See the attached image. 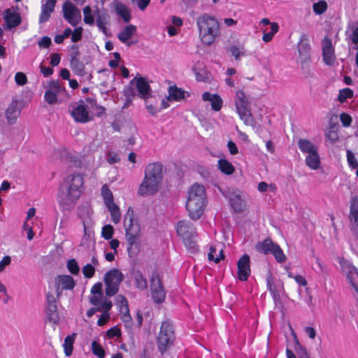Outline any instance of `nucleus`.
<instances>
[{"label": "nucleus", "mask_w": 358, "mask_h": 358, "mask_svg": "<svg viewBox=\"0 0 358 358\" xmlns=\"http://www.w3.org/2000/svg\"><path fill=\"white\" fill-rule=\"evenodd\" d=\"M163 180L162 166L159 163L149 164L145 169V176L139 185L138 193L141 196H152L160 189Z\"/></svg>", "instance_id": "1"}, {"label": "nucleus", "mask_w": 358, "mask_h": 358, "mask_svg": "<svg viewBox=\"0 0 358 358\" xmlns=\"http://www.w3.org/2000/svg\"><path fill=\"white\" fill-rule=\"evenodd\" d=\"M206 203V196L203 185L194 184L188 192L186 203L187 210L192 219H199L203 213Z\"/></svg>", "instance_id": "2"}, {"label": "nucleus", "mask_w": 358, "mask_h": 358, "mask_svg": "<svg viewBox=\"0 0 358 358\" xmlns=\"http://www.w3.org/2000/svg\"><path fill=\"white\" fill-rule=\"evenodd\" d=\"M55 284L56 296L50 292L46 295L45 322H48L52 324H58L59 322L60 317L57 311L56 298L59 299L62 291L67 289V275H59L55 280Z\"/></svg>", "instance_id": "3"}, {"label": "nucleus", "mask_w": 358, "mask_h": 358, "mask_svg": "<svg viewBox=\"0 0 358 358\" xmlns=\"http://www.w3.org/2000/svg\"><path fill=\"white\" fill-rule=\"evenodd\" d=\"M124 227L126 230V238L129 245L128 252L131 255L138 250L141 231L137 220L134 217V211L131 207L128 208L124 219Z\"/></svg>", "instance_id": "4"}, {"label": "nucleus", "mask_w": 358, "mask_h": 358, "mask_svg": "<svg viewBox=\"0 0 358 358\" xmlns=\"http://www.w3.org/2000/svg\"><path fill=\"white\" fill-rule=\"evenodd\" d=\"M196 24L201 41L206 44H212L220 35V25L217 20L213 16L204 14L197 18Z\"/></svg>", "instance_id": "5"}, {"label": "nucleus", "mask_w": 358, "mask_h": 358, "mask_svg": "<svg viewBox=\"0 0 358 358\" xmlns=\"http://www.w3.org/2000/svg\"><path fill=\"white\" fill-rule=\"evenodd\" d=\"M176 230L186 248L192 252H195L197 250L195 241L196 232L192 224L187 220H180L176 224Z\"/></svg>", "instance_id": "6"}, {"label": "nucleus", "mask_w": 358, "mask_h": 358, "mask_svg": "<svg viewBox=\"0 0 358 358\" xmlns=\"http://www.w3.org/2000/svg\"><path fill=\"white\" fill-rule=\"evenodd\" d=\"M235 105L241 120L246 125L254 127L255 121L250 113V102L243 91L236 92Z\"/></svg>", "instance_id": "7"}, {"label": "nucleus", "mask_w": 358, "mask_h": 358, "mask_svg": "<svg viewBox=\"0 0 358 358\" xmlns=\"http://www.w3.org/2000/svg\"><path fill=\"white\" fill-rule=\"evenodd\" d=\"M174 340L173 327L171 322L165 321L161 325L160 331L157 338L158 348L164 352Z\"/></svg>", "instance_id": "8"}, {"label": "nucleus", "mask_w": 358, "mask_h": 358, "mask_svg": "<svg viewBox=\"0 0 358 358\" xmlns=\"http://www.w3.org/2000/svg\"><path fill=\"white\" fill-rule=\"evenodd\" d=\"M123 277L122 272L117 268L111 269L106 273L104 281L106 293L108 296H113L117 292Z\"/></svg>", "instance_id": "9"}, {"label": "nucleus", "mask_w": 358, "mask_h": 358, "mask_svg": "<svg viewBox=\"0 0 358 358\" xmlns=\"http://www.w3.org/2000/svg\"><path fill=\"white\" fill-rule=\"evenodd\" d=\"M342 272L345 276L348 284L358 294V271L352 264L343 260L340 262Z\"/></svg>", "instance_id": "10"}, {"label": "nucleus", "mask_w": 358, "mask_h": 358, "mask_svg": "<svg viewBox=\"0 0 358 358\" xmlns=\"http://www.w3.org/2000/svg\"><path fill=\"white\" fill-rule=\"evenodd\" d=\"M84 190L83 179L79 175H73L69 182V201H75L80 198Z\"/></svg>", "instance_id": "11"}, {"label": "nucleus", "mask_w": 358, "mask_h": 358, "mask_svg": "<svg viewBox=\"0 0 358 358\" xmlns=\"http://www.w3.org/2000/svg\"><path fill=\"white\" fill-rule=\"evenodd\" d=\"M65 92L64 87H62L57 81L51 80L47 87L44 99L49 104L58 103V96Z\"/></svg>", "instance_id": "12"}, {"label": "nucleus", "mask_w": 358, "mask_h": 358, "mask_svg": "<svg viewBox=\"0 0 358 358\" xmlns=\"http://www.w3.org/2000/svg\"><path fill=\"white\" fill-rule=\"evenodd\" d=\"M322 58L327 66H334L336 62L335 49L331 40L325 37L322 41Z\"/></svg>", "instance_id": "13"}, {"label": "nucleus", "mask_w": 358, "mask_h": 358, "mask_svg": "<svg viewBox=\"0 0 358 358\" xmlns=\"http://www.w3.org/2000/svg\"><path fill=\"white\" fill-rule=\"evenodd\" d=\"M299 61L303 65L310 61V45L308 36L302 34L298 43Z\"/></svg>", "instance_id": "14"}, {"label": "nucleus", "mask_w": 358, "mask_h": 358, "mask_svg": "<svg viewBox=\"0 0 358 358\" xmlns=\"http://www.w3.org/2000/svg\"><path fill=\"white\" fill-rule=\"evenodd\" d=\"M152 296L156 303H162L166 296L165 291L158 275H154L151 278Z\"/></svg>", "instance_id": "15"}, {"label": "nucleus", "mask_w": 358, "mask_h": 358, "mask_svg": "<svg viewBox=\"0 0 358 358\" xmlns=\"http://www.w3.org/2000/svg\"><path fill=\"white\" fill-rule=\"evenodd\" d=\"M238 278L246 281L250 275V259L248 255H243L237 262Z\"/></svg>", "instance_id": "16"}, {"label": "nucleus", "mask_w": 358, "mask_h": 358, "mask_svg": "<svg viewBox=\"0 0 358 358\" xmlns=\"http://www.w3.org/2000/svg\"><path fill=\"white\" fill-rule=\"evenodd\" d=\"M67 234V222L66 218H61L59 224L55 229L54 241L57 245V252L59 253V250L64 252L61 248H59V244H63L66 240Z\"/></svg>", "instance_id": "17"}, {"label": "nucleus", "mask_w": 358, "mask_h": 358, "mask_svg": "<svg viewBox=\"0 0 358 358\" xmlns=\"http://www.w3.org/2000/svg\"><path fill=\"white\" fill-rule=\"evenodd\" d=\"M131 85H135L138 92V96L141 99H145L146 97L151 96L150 87L148 80L141 76H136L130 82Z\"/></svg>", "instance_id": "18"}, {"label": "nucleus", "mask_w": 358, "mask_h": 358, "mask_svg": "<svg viewBox=\"0 0 358 358\" xmlns=\"http://www.w3.org/2000/svg\"><path fill=\"white\" fill-rule=\"evenodd\" d=\"M3 19L8 29L17 27L22 22L20 13L13 7L4 10Z\"/></svg>", "instance_id": "19"}, {"label": "nucleus", "mask_w": 358, "mask_h": 358, "mask_svg": "<svg viewBox=\"0 0 358 358\" xmlns=\"http://www.w3.org/2000/svg\"><path fill=\"white\" fill-rule=\"evenodd\" d=\"M71 115L75 121L78 122L85 123L91 120L90 107L83 103H80L74 108L71 112Z\"/></svg>", "instance_id": "20"}, {"label": "nucleus", "mask_w": 358, "mask_h": 358, "mask_svg": "<svg viewBox=\"0 0 358 358\" xmlns=\"http://www.w3.org/2000/svg\"><path fill=\"white\" fill-rule=\"evenodd\" d=\"M57 201L59 204V210L64 214L62 218H66L65 210H66L67 204V182L65 178H64L62 182L58 188Z\"/></svg>", "instance_id": "21"}, {"label": "nucleus", "mask_w": 358, "mask_h": 358, "mask_svg": "<svg viewBox=\"0 0 358 358\" xmlns=\"http://www.w3.org/2000/svg\"><path fill=\"white\" fill-rule=\"evenodd\" d=\"M115 303L119 309L122 321L125 323L130 322L131 317L127 299L122 295H117L115 299Z\"/></svg>", "instance_id": "22"}, {"label": "nucleus", "mask_w": 358, "mask_h": 358, "mask_svg": "<svg viewBox=\"0 0 358 358\" xmlns=\"http://www.w3.org/2000/svg\"><path fill=\"white\" fill-rule=\"evenodd\" d=\"M20 109L18 108L17 100H13L6 110L5 115L9 124L16 123L17 118L20 115Z\"/></svg>", "instance_id": "23"}, {"label": "nucleus", "mask_w": 358, "mask_h": 358, "mask_svg": "<svg viewBox=\"0 0 358 358\" xmlns=\"http://www.w3.org/2000/svg\"><path fill=\"white\" fill-rule=\"evenodd\" d=\"M102 284L101 282L96 283L91 289L92 296L90 297V302L94 306H99L105 301H110L106 297H104L101 292Z\"/></svg>", "instance_id": "24"}, {"label": "nucleus", "mask_w": 358, "mask_h": 358, "mask_svg": "<svg viewBox=\"0 0 358 358\" xmlns=\"http://www.w3.org/2000/svg\"><path fill=\"white\" fill-rule=\"evenodd\" d=\"M96 306L97 310L102 312L97 321V324L101 327L106 324L110 317L109 310L112 308V303L110 301H105L102 304H99V306Z\"/></svg>", "instance_id": "25"}, {"label": "nucleus", "mask_w": 358, "mask_h": 358, "mask_svg": "<svg viewBox=\"0 0 358 358\" xmlns=\"http://www.w3.org/2000/svg\"><path fill=\"white\" fill-rule=\"evenodd\" d=\"M224 245L221 243H217L215 245L210 246L208 257L210 261H213L215 263H218L221 259H223L224 255L223 254Z\"/></svg>", "instance_id": "26"}, {"label": "nucleus", "mask_w": 358, "mask_h": 358, "mask_svg": "<svg viewBox=\"0 0 358 358\" xmlns=\"http://www.w3.org/2000/svg\"><path fill=\"white\" fill-rule=\"evenodd\" d=\"M202 99L203 101L210 102L211 108L215 111H220L223 105L222 98L217 94H210L206 92L202 94Z\"/></svg>", "instance_id": "27"}, {"label": "nucleus", "mask_w": 358, "mask_h": 358, "mask_svg": "<svg viewBox=\"0 0 358 358\" xmlns=\"http://www.w3.org/2000/svg\"><path fill=\"white\" fill-rule=\"evenodd\" d=\"M113 6L115 10L120 17L122 18L124 22H129L131 18L130 10L120 0H113Z\"/></svg>", "instance_id": "28"}, {"label": "nucleus", "mask_w": 358, "mask_h": 358, "mask_svg": "<svg viewBox=\"0 0 358 358\" xmlns=\"http://www.w3.org/2000/svg\"><path fill=\"white\" fill-rule=\"evenodd\" d=\"M168 94L169 99L173 101H183L189 95L188 92L178 87L176 85H172L169 87Z\"/></svg>", "instance_id": "29"}, {"label": "nucleus", "mask_w": 358, "mask_h": 358, "mask_svg": "<svg viewBox=\"0 0 358 358\" xmlns=\"http://www.w3.org/2000/svg\"><path fill=\"white\" fill-rule=\"evenodd\" d=\"M136 27L133 24L125 26L122 31L120 32L117 37L122 43L130 46L132 44V42L130 41V38L136 34Z\"/></svg>", "instance_id": "30"}, {"label": "nucleus", "mask_w": 358, "mask_h": 358, "mask_svg": "<svg viewBox=\"0 0 358 358\" xmlns=\"http://www.w3.org/2000/svg\"><path fill=\"white\" fill-rule=\"evenodd\" d=\"M55 3L56 0H47L42 5L41 13L39 17L40 23H44L49 20L51 13L54 10Z\"/></svg>", "instance_id": "31"}, {"label": "nucleus", "mask_w": 358, "mask_h": 358, "mask_svg": "<svg viewBox=\"0 0 358 358\" xmlns=\"http://www.w3.org/2000/svg\"><path fill=\"white\" fill-rule=\"evenodd\" d=\"M298 147L300 151L306 155H310L318 151V148L310 140L306 138H300L298 141Z\"/></svg>", "instance_id": "32"}, {"label": "nucleus", "mask_w": 358, "mask_h": 358, "mask_svg": "<svg viewBox=\"0 0 358 358\" xmlns=\"http://www.w3.org/2000/svg\"><path fill=\"white\" fill-rule=\"evenodd\" d=\"M80 10L73 3L69 2V23L73 26H76L81 21Z\"/></svg>", "instance_id": "33"}, {"label": "nucleus", "mask_w": 358, "mask_h": 358, "mask_svg": "<svg viewBox=\"0 0 358 358\" xmlns=\"http://www.w3.org/2000/svg\"><path fill=\"white\" fill-rule=\"evenodd\" d=\"M349 220L354 227L358 226V197L357 196L350 199Z\"/></svg>", "instance_id": "34"}, {"label": "nucleus", "mask_w": 358, "mask_h": 358, "mask_svg": "<svg viewBox=\"0 0 358 358\" xmlns=\"http://www.w3.org/2000/svg\"><path fill=\"white\" fill-rule=\"evenodd\" d=\"M305 163L311 170L319 169L321 166V159L318 151L306 155L305 157Z\"/></svg>", "instance_id": "35"}, {"label": "nucleus", "mask_w": 358, "mask_h": 358, "mask_svg": "<svg viewBox=\"0 0 358 358\" xmlns=\"http://www.w3.org/2000/svg\"><path fill=\"white\" fill-rule=\"evenodd\" d=\"M275 245L276 243L273 242L271 239H265L263 241L257 243L255 245V249L260 253L268 255L271 254Z\"/></svg>", "instance_id": "36"}, {"label": "nucleus", "mask_w": 358, "mask_h": 358, "mask_svg": "<svg viewBox=\"0 0 358 358\" xmlns=\"http://www.w3.org/2000/svg\"><path fill=\"white\" fill-rule=\"evenodd\" d=\"M143 99L145 101V108L150 115H155L160 111L157 107L158 99L156 96L151 95Z\"/></svg>", "instance_id": "37"}, {"label": "nucleus", "mask_w": 358, "mask_h": 358, "mask_svg": "<svg viewBox=\"0 0 358 358\" xmlns=\"http://www.w3.org/2000/svg\"><path fill=\"white\" fill-rule=\"evenodd\" d=\"M266 285L267 289L271 292L273 299H275L279 297L280 291L282 288L281 285H276L274 282V279L273 276L269 273L266 277Z\"/></svg>", "instance_id": "38"}, {"label": "nucleus", "mask_w": 358, "mask_h": 358, "mask_svg": "<svg viewBox=\"0 0 358 358\" xmlns=\"http://www.w3.org/2000/svg\"><path fill=\"white\" fill-rule=\"evenodd\" d=\"M233 209L236 212H241L245 208V201L238 194H232L229 198Z\"/></svg>", "instance_id": "39"}, {"label": "nucleus", "mask_w": 358, "mask_h": 358, "mask_svg": "<svg viewBox=\"0 0 358 358\" xmlns=\"http://www.w3.org/2000/svg\"><path fill=\"white\" fill-rule=\"evenodd\" d=\"M217 166L219 170L225 175H232L235 171V168L232 164L224 158L218 160Z\"/></svg>", "instance_id": "40"}, {"label": "nucleus", "mask_w": 358, "mask_h": 358, "mask_svg": "<svg viewBox=\"0 0 358 358\" xmlns=\"http://www.w3.org/2000/svg\"><path fill=\"white\" fill-rule=\"evenodd\" d=\"M101 196L106 207L115 204L113 195L108 185H104L101 187Z\"/></svg>", "instance_id": "41"}, {"label": "nucleus", "mask_w": 358, "mask_h": 358, "mask_svg": "<svg viewBox=\"0 0 358 358\" xmlns=\"http://www.w3.org/2000/svg\"><path fill=\"white\" fill-rule=\"evenodd\" d=\"M107 208L110 213L111 220L113 223H119L121 219V213L118 206L115 203L108 206Z\"/></svg>", "instance_id": "42"}, {"label": "nucleus", "mask_w": 358, "mask_h": 358, "mask_svg": "<svg viewBox=\"0 0 358 358\" xmlns=\"http://www.w3.org/2000/svg\"><path fill=\"white\" fill-rule=\"evenodd\" d=\"M83 21L86 24L93 25L94 24V17L92 13V10L90 6H85L83 9Z\"/></svg>", "instance_id": "43"}, {"label": "nucleus", "mask_w": 358, "mask_h": 358, "mask_svg": "<svg viewBox=\"0 0 358 358\" xmlns=\"http://www.w3.org/2000/svg\"><path fill=\"white\" fill-rule=\"evenodd\" d=\"M133 277L135 280L136 287L140 289H145L147 288V280L143 276L141 272L136 271L133 273Z\"/></svg>", "instance_id": "44"}, {"label": "nucleus", "mask_w": 358, "mask_h": 358, "mask_svg": "<svg viewBox=\"0 0 358 358\" xmlns=\"http://www.w3.org/2000/svg\"><path fill=\"white\" fill-rule=\"evenodd\" d=\"M271 255H273L275 260L278 263H284L287 260L286 255H285L284 252L278 244H276L274 248L273 249Z\"/></svg>", "instance_id": "45"}, {"label": "nucleus", "mask_w": 358, "mask_h": 358, "mask_svg": "<svg viewBox=\"0 0 358 358\" xmlns=\"http://www.w3.org/2000/svg\"><path fill=\"white\" fill-rule=\"evenodd\" d=\"M285 269L287 273V276L289 278H292L295 280V282L299 285L305 287L307 285V280H306L305 277L301 275H294L292 272L289 271L288 267H285Z\"/></svg>", "instance_id": "46"}, {"label": "nucleus", "mask_w": 358, "mask_h": 358, "mask_svg": "<svg viewBox=\"0 0 358 358\" xmlns=\"http://www.w3.org/2000/svg\"><path fill=\"white\" fill-rule=\"evenodd\" d=\"M313 9L315 14L322 15L327 9V3L324 0H320L313 3Z\"/></svg>", "instance_id": "47"}, {"label": "nucleus", "mask_w": 358, "mask_h": 358, "mask_svg": "<svg viewBox=\"0 0 358 358\" xmlns=\"http://www.w3.org/2000/svg\"><path fill=\"white\" fill-rule=\"evenodd\" d=\"M91 349L94 355L99 358H104L105 350L103 347L98 343L96 341L92 343Z\"/></svg>", "instance_id": "48"}, {"label": "nucleus", "mask_w": 358, "mask_h": 358, "mask_svg": "<svg viewBox=\"0 0 358 358\" xmlns=\"http://www.w3.org/2000/svg\"><path fill=\"white\" fill-rule=\"evenodd\" d=\"M96 26L104 34H107V15H98L96 20Z\"/></svg>", "instance_id": "49"}, {"label": "nucleus", "mask_w": 358, "mask_h": 358, "mask_svg": "<svg viewBox=\"0 0 358 358\" xmlns=\"http://www.w3.org/2000/svg\"><path fill=\"white\" fill-rule=\"evenodd\" d=\"M346 157L348 166L352 169H358V161L357 160L355 154L350 150L346 151Z\"/></svg>", "instance_id": "50"}, {"label": "nucleus", "mask_w": 358, "mask_h": 358, "mask_svg": "<svg viewBox=\"0 0 358 358\" xmlns=\"http://www.w3.org/2000/svg\"><path fill=\"white\" fill-rule=\"evenodd\" d=\"M353 96V92L351 89L350 88H344L343 90H341L339 91V94H338V100L341 102V103H343L345 102L348 99H350L351 97H352Z\"/></svg>", "instance_id": "51"}, {"label": "nucleus", "mask_w": 358, "mask_h": 358, "mask_svg": "<svg viewBox=\"0 0 358 358\" xmlns=\"http://www.w3.org/2000/svg\"><path fill=\"white\" fill-rule=\"evenodd\" d=\"M257 189L260 192H266L268 191L275 192L277 187L275 184H267L266 182H261L258 184Z\"/></svg>", "instance_id": "52"}, {"label": "nucleus", "mask_w": 358, "mask_h": 358, "mask_svg": "<svg viewBox=\"0 0 358 358\" xmlns=\"http://www.w3.org/2000/svg\"><path fill=\"white\" fill-rule=\"evenodd\" d=\"M114 234V229L112 225L106 224L101 229V237L106 240H110Z\"/></svg>", "instance_id": "53"}, {"label": "nucleus", "mask_w": 358, "mask_h": 358, "mask_svg": "<svg viewBox=\"0 0 358 358\" xmlns=\"http://www.w3.org/2000/svg\"><path fill=\"white\" fill-rule=\"evenodd\" d=\"M325 138L326 140L329 141L331 143H334L338 140V135L334 127H332L326 131Z\"/></svg>", "instance_id": "54"}, {"label": "nucleus", "mask_w": 358, "mask_h": 358, "mask_svg": "<svg viewBox=\"0 0 358 358\" xmlns=\"http://www.w3.org/2000/svg\"><path fill=\"white\" fill-rule=\"evenodd\" d=\"M82 27H76L73 32L69 29V36H71V41L76 43L81 39L83 34Z\"/></svg>", "instance_id": "55"}, {"label": "nucleus", "mask_w": 358, "mask_h": 358, "mask_svg": "<svg viewBox=\"0 0 358 358\" xmlns=\"http://www.w3.org/2000/svg\"><path fill=\"white\" fill-rule=\"evenodd\" d=\"M67 157V152L64 148H55L52 154V158L54 159L64 160Z\"/></svg>", "instance_id": "56"}, {"label": "nucleus", "mask_w": 358, "mask_h": 358, "mask_svg": "<svg viewBox=\"0 0 358 358\" xmlns=\"http://www.w3.org/2000/svg\"><path fill=\"white\" fill-rule=\"evenodd\" d=\"M71 66L73 71L76 74H78V75L82 74L83 69H84V66L81 62H79L78 60H76L74 58V56L72 57L71 62Z\"/></svg>", "instance_id": "57"}, {"label": "nucleus", "mask_w": 358, "mask_h": 358, "mask_svg": "<svg viewBox=\"0 0 358 358\" xmlns=\"http://www.w3.org/2000/svg\"><path fill=\"white\" fill-rule=\"evenodd\" d=\"M231 53L236 59L243 56L245 53V49L241 45H233L230 48Z\"/></svg>", "instance_id": "58"}, {"label": "nucleus", "mask_w": 358, "mask_h": 358, "mask_svg": "<svg viewBox=\"0 0 358 358\" xmlns=\"http://www.w3.org/2000/svg\"><path fill=\"white\" fill-rule=\"evenodd\" d=\"M120 336L121 331L117 326L113 327L106 331V336L108 338H119Z\"/></svg>", "instance_id": "59"}, {"label": "nucleus", "mask_w": 358, "mask_h": 358, "mask_svg": "<svg viewBox=\"0 0 358 358\" xmlns=\"http://www.w3.org/2000/svg\"><path fill=\"white\" fill-rule=\"evenodd\" d=\"M15 81L17 85L23 86L27 83V78L22 72H17L15 76Z\"/></svg>", "instance_id": "60"}, {"label": "nucleus", "mask_w": 358, "mask_h": 358, "mask_svg": "<svg viewBox=\"0 0 358 358\" xmlns=\"http://www.w3.org/2000/svg\"><path fill=\"white\" fill-rule=\"evenodd\" d=\"M95 272L94 266L91 264L85 265L83 268V273L87 278H92Z\"/></svg>", "instance_id": "61"}, {"label": "nucleus", "mask_w": 358, "mask_h": 358, "mask_svg": "<svg viewBox=\"0 0 358 358\" xmlns=\"http://www.w3.org/2000/svg\"><path fill=\"white\" fill-rule=\"evenodd\" d=\"M79 266L74 259L69 260V271L72 274H77L79 272Z\"/></svg>", "instance_id": "62"}, {"label": "nucleus", "mask_w": 358, "mask_h": 358, "mask_svg": "<svg viewBox=\"0 0 358 358\" xmlns=\"http://www.w3.org/2000/svg\"><path fill=\"white\" fill-rule=\"evenodd\" d=\"M340 120L344 127H348L352 122V117L347 113H342L340 115Z\"/></svg>", "instance_id": "63"}, {"label": "nucleus", "mask_w": 358, "mask_h": 358, "mask_svg": "<svg viewBox=\"0 0 358 358\" xmlns=\"http://www.w3.org/2000/svg\"><path fill=\"white\" fill-rule=\"evenodd\" d=\"M51 39L48 36H43L38 41V45L41 48H48L51 45Z\"/></svg>", "instance_id": "64"}]
</instances>
